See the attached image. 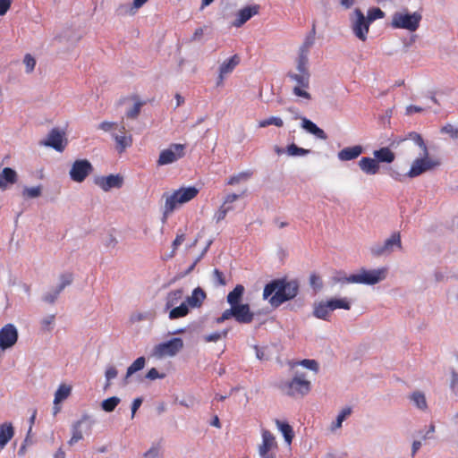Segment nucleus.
<instances>
[{"instance_id":"1","label":"nucleus","mask_w":458,"mask_h":458,"mask_svg":"<svg viewBox=\"0 0 458 458\" xmlns=\"http://www.w3.org/2000/svg\"><path fill=\"white\" fill-rule=\"evenodd\" d=\"M299 288L300 284L297 280L275 279L265 285L263 298L268 300L271 306L276 308L295 298Z\"/></svg>"},{"instance_id":"2","label":"nucleus","mask_w":458,"mask_h":458,"mask_svg":"<svg viewBox=\"0 0 458 458\" xmlns=\"http://www.w3.org/2000/svg\"><path fill=\"white\" fill-rule=\"evenodd\" d=\"M199 191L195 186L181 187L172 193H164L165 207L162 221L165 223L167 217L180 206L195 199Z\"/></svg>"},{"instance_id":"3","label":"nucleus","mask_w":458,"mask_h":458,"mask_svg":"<svg viewBox=\"0 0 458 458\" xmlns=\"http://www.w3.org/2000/svg\"><path fill=\"white\" fill-rule=\"evenodd\" d=\"M288 78L295 82L293 92L295 96L305 99H311V95L306 90L310 88V73L308 68V63L297 61L296 72H289Z\"/></svg>"},{"instance_id":"4","label":"nucleus","mask_w":458,"mask_h":458,"mask_svg":"<svg viewBox=\"0 0 458 458\" xmlns=\"http://www.w3.org/2000/svg\"><path fill=\"white\" fill-rule=\"evenodd\" d=\"M232 318H233L240 324H250L253 321L254 313L251 312L249 304H236L231 306L230 309L225 310L222 313L221 317L216 319V322L217 324H221Z\"/></svg>"},{"instance_id":"5","label":"nucleus","mask_w":458,"mask_h":458,"mask_svg":"<svg viewBox=\"0 0 458 458\" xmlns=\"http://www.w3.org/2000/svg\"><path fill=\"white\" fill-rule=\"evenodd\" d=\"M386 268L367 270L361 268L358 274L351 275L344 278V282L352 284H375L384 280L386 276Z\"/></svg>"},{"instance_id":"6","label":"nucleus","mask_w":458,"mask_h":458,"mask_svg":"<svg viewBox=\"0 0 458 458\" xmlns=\"http://www.w3.org/2000/svg\"><path fill=\"white\" fill-rule=\"evenodd\" d=\"M440 164V160L429 157L428 150H427V154H422L421 157L416 158L412 162L407 175L410 178L418 177L428 171L435 169L439 166Z\"/></svg>"},{"instance_id":"7","label":"nucleus","mask_w":458,"mask_h":458,"mask_svg":"<svg viewBox=\"0 0 458 458\" xmlns=\"http://www.w3.org/2000/svg\"><path fill=\"white\" fill-rule=\"evenodd\" d=\"M420 20L421 15L418 13H395L393 15L392 26L396 29H405L410 31H415L419 28Z\"/></svg>"},{"instance_id":"8","label":"nucleus","mask_w":458,"mask_h":458,"mask_svg":"<svg viewBox=\"0 0 458 458\" xmlns=\"http://www.w3.org/2000/svg\"><path fill=\"white\" fill-rule=\"evenodd\" d=\"M182 348V339L175 337L167 342L157 344L152 351V355L158 359L173 357L176 355Z\"/></svg>"},{"instance_id":"9","label":"nucleus","mask_w":458,"mask_h":458,"mask_svg":"<svg viewBox=\"0 0 458 458\" xmlns=\"http://www.w3.org/2000/svg\"><path fill=\"white\" fill-rule=\"evenodd\" d=\"M262 442L259 445V454L261 458H276L278 448L275 436L267 429H263Z\"/></svg>"},{"instance_id":"10","label":"nucleus","mask_w":458,"mask_h":458,"mask_svg":"<svg viewBox=\"0 0 458 458\" xmlns=\"http://www.w3.org/2000/svg\"><path fill=\"white\" fill-rule=\"evenodd\" d=\"M93 171V166L88 159L75 160L69 172L70 178L75 182H82Z\"/></svg>"},{"instance_id":"11","label":"nucleus","mask_w":458,"mask_h":458,"mask_svg":"<svg viewBox=\"0 0 458 458\" xmlns=\"http://www.w3.org/2000/svg\"><path fill=\"white\" fill-rule=\"evenodd\" d=\"M310 391V382L304 374L296 375L286 385V394L290 396H303Z\"/></svg>"},{"instance_id":"12","label":"nucleus","mask_w":458,"mask_h":458,"mask_svg":"<svg viewBox=\"0 0 458 458\" xmlns=\"http://www.w3.org/2000/svg\"><path fill=\"white\" fill-rule=\"evenodd\" d=\"M185 146L183 144L174 143L168 148L160 152L157 159L158 165L172 164L184 156Z\"/></svg>"},{"instance_id":"13","label":"nucleus","mask_w":458,"mask_h":458,"mask_svg":"<svg viewBox=\"0 0 458 458\" xmlns=\"http://www.w3.org/2000/svg\"><path fill=\"white\" fill-rule=\"evenodd\" d=\"M394 247L402 249V241L400 233H394L387 238L383 244H377L371 247L370 251L374 256L379 257L389 254L393 251Z\"/></svg>"},{"instance_id":"14","label":"nucleus","mask_w":458,"mask_h":458,"mask_svg":"<svg viewBox=\"0 0 458 458\" xmlns=\"http://www.w3.org/2000/svg\"><path fill=\"white\" fill-rule=\"evenodd\" d=\"M18 340V331L13 324H6L0 329V348L6 350L13 347Z\"/></svg>"},{"instance_id":"15","label":"nucleus","mask_w":458,"mask_h":458,"mask_svg":"<svg viewBox=\"0 0 458 458\" xmlns=\"http://www.w3.org/2000/svg\"><path fill=\"white\" fill-rule=\"evenodd\" d=\"M43 145L51 147L56 151L63 152L66 147L67 140L64 132L54 128L50 131L47 139L42 142Z\"/></svg>"},{"instance_id":"16","label":"nucleus","mask_w":458,"mask_h":458,"mask_svg":"<svg viewBox=\"0 0 458 458\" xmlns=\"http://www.w3.org/2000/svg\"><path fill=\"white\" fill-rule=\"evenodd\" d=\"M354 13L357 16V20L353 24V32L358 38L365 41L369 32L370 21L366 20L363 13L360 9H356Z\"/></svg>"},{"instance_id":"17","label":"nucleus","mask_w":458,"mask_h":458,"mask_svg":"<svg viewBox=\"0 0 458 458\" xmlns=\"http://www.w3.org/2000/svg\"><path fill=\"white\" fill-rule=\"evenodd\" d=\"M95 184L100 187L104 191H108L112 188H121L123 186V177L119 174H110L108 176H99L95 178Z\"/></svg>"},{"instance_id":"18","label":"nucleus","mask_w":458,"mask_h":458,"mask_svg":"<svg viewBox=\"0 0 458 458\" xmlns=\"http://www.w3.org/2000/svg\"><path fill=\"white\" fill-rule=\"evenodd\" d=\"M259 11V6L257 4L246 6L244 8L241 9L237 13V18L233 21V25L236 28L242 27L251 17L258 14Z\"/></svg>"},{"instance_id":"19","label":"nucleus","mask_w":458,"mask_h":458,"mask_svg":"<svg viewBox=\"0 0 458 458\" xmlns=\"http://www.w3.org/2000/svg\"><path fill=\"white\" fill-rule=\"evenodd\" d=\"M315 35L316 28L315 24H313L311 31L306 36L302 45L300 47L297 61H303L306 63L309 62L308 55L310 53V49L314 45Z\"/></svg>"},{"instance_id":"20","label":"nucleus","mask_w":458,"mask_h":458,"mask_svg":"<svg viewBox=\"0 0 458 458\" xmlns=\"http://www.w3.org/2000/svg\"><path fill=\"white\" fill-rule=\"evenodd\" d=\"M360 169L367 175H375L379 173L380 165L375 158L363 157L359 160Z\"/></svg>"},{"instance_id":"21","label":"nucleus","mask_w":458,"mask_h":458,"mask_svg":"<svg viewBox=\"0 0 458 458\" xmlns=\"http://www.w3.org/2000/svg\"><path fill=\"white\" fill-rule=\"evenodd\" d=\"M90 420V416L88 414L82 415L81 419L74 422L72 426V437L68 441L70 445H73L83 438V434L81 429V425Z\"/></svg>"},{"instance_id":"22","label":"nucleus","mask_w":458,"mask_h":458,"mask_svg":"<svg viewBox=\"0 0 458 458\" xmlns=\"http://www.w3.org/2000/svg\"><path fill=\"white\" fill-rule=\"evenodd\" d=\"M363 152V148L360 145L347 147L341 149L337 157L341 161H350L356 159Z\"/></svg>"},{"instance_id":"23","label":"nucleus","mask_w":458,"mask_h":458,"mask_svg":"<svg viewBox=\"0 0 458 458\" xmlns=\"http://www.w3.org/2000/svg\"><path fill=\"white\" fill-rule=\"evenodd\" d=\"M123 135L114 134V139L116 142V149L119 153H123L127 148L132 145V136L125 135V127L123 125L120 129Z\"/></svg>"},{"instance_id":"24","label":"nucleus","mask_w":458,"mask_h":458,"mask_svg":"<svg viewBox=\"0 0 458 458\" xmlns=\"http://www.w3.org/2000/svg\"><path fill=\"white\" fill-rule=\"evenodd\" d=\"M184 292L182 289H175L169 292L165 299V310H169L181 302Z\"/></svg>"},{"instance_id":"25","label":"nucleus","mask_w":458,"mask_h":458,"mask_svg":"<svg viewBox=\"0 0 458 458\" xmlns=\"http://www.w3.org/2000/svg\"><path fill=\"white\" fill-rule=\"evenodd\" d=\"M206 298V293L200 287H197L192 291L191 295L187 297L186 302L191 308H199Z\"/></svg>"},{"instance_id":"26","label":"nucleus","mask_w":458,"mask_h":458,"mask_svg":"<svg viewBox=\"0 0 458 458\" xmlns=\"http://www.w3.org/2000/svg\"><path fill=\"white\" fill-rule=\"evenodd\" d=\"M17 182L16 172L10 167H5L0 173V189L5 190L8 184H13Z\"/></svg>"},{"instance_id":"27","label":"nucleus","mask_w":458,"mask_h":458,"mask_svg":"<svg viewBox=\"0 0 458 458\" xmlns=\"http://www.w3.org/2000/svg\"><path fill=\"white\" fill-rule=\"evenodd\" d=\"M374 158L377 161V164L387 163L390 164L394 161V153L387 147L380 148L373 152Z\"/></svg>"},{"instance_id":"28","label":"nucleus","mask_w":458,"mask_h":458,"mask_svg":"<svg viewBox=\"0 0 458 458\" xmlns=\"http://www.w3.org/2000/svg\"><path fill=\"white\" fill-rule=\"evenodd\" d=\"M331 311L333 310H331V306L328 301H321L315 305L313 310V316L317 318L328 321L330 318Z\"/></svg>"},{"instance_id":"29","label":"nucleus","mask_w":458,"mask_h":458,"mask_svg":"<svg viewBox=\"0 0 458 458\" xmlns=\"http://www.w3.org/2000/svg\"><path fill=\"white\" fill-rule=\"evenodd\" d=\"M129 99L133 101V106L126 111V117L128 119H136L141 110V107L146 104L145 101L140 99L138 95H131L129 97Z\"/></svg>"},{"instance_id":"30","label":"nucleus","mask_w":458,"mask_h":458,"mask_svg":"<svg viewBox=\"0 0 458 458\" xmlns=\"http://www.w3.org/2000/svg\"><path fill=\"white\" fill-rule=\"evenodd\" d=\"M302 127L320 140L327 139L326 132L307 118H302Z\"/></svg>"},{"instance_id":"31","label":"nucleus","mask_w":458,"mask_h":458,"mask_svg":"<svg viewBox=\"0 0 458 458\" xmlns=\"http://www.w3.org/2000/svg\"><path fill=\"white\" fill-rule=\"evenodd\" d=\"M244 286L242 284H237L233 291H231L227 297V302L230 306H233L236 304H241V301L242 299L244 293Z\"/></svg>"},{"instance_id":"32","label":"nucleus","mask_w":458,"mask_h":458,"mask_svg":"<svg viewBox=\"0 0 458 458\" xmlns=\"http://www.w3.org/2000/svg\"><path fill=\"white\" fill-rule=\"evenodd\" d=\"M239 64L240 57L237 55H233L220 65L219 72H221L222 75H227L231 73Z\"/></svg>"},{"instance_id":"33","label":"nucleus","mask_w":458,"mask_h":458,"mask_svg":"<svg viewBox=\"0 0 458 458\" xmlns=\"http://www.w3.org/2000/svg\"><path fill=\"white\" fill-rule=\"evenodd\" d=\"M275 423L277 427V428L281 431L283 434L285 442L288 444H291L293 441V438L294 437L293 428L285 421H281L280 420H276Z\"/></svg>"},{"instance_id":"34","label":"nucleus","mask_w":458,"mask_h":458,"mask_svg":"<svg viewBox=\"0 0 458 458\" xmlns=\"http://www.w3.org/2000/svg\"><path fill=\"white\" fill-rule=\"evenodd\" d=\"M13 437V428L11 424H4L0 427V449H3L5 445Z\"/></svg>"},{"instance_id":"35","label":"nucleus","mask_w":458,"mask_h":458,"mask_svg":"<svg viewBox=\"0 0 458 458\" xmlns=\"http://www.w3.org/2000/svg\"><path fill=\"white\" fill-rule=\"evenodd\" d=\"M72 393V386L66 384H61L55 393L54 404H58L67 399Z\"/></svg>"},{"instance_id":"36","label":"nucleus","mask_w":458,"mask_h":458,"mask_svg":"<svg viewBox=\"0 0 458 458\" xmlns=\"http://www.w3.org/2000/svg\"><path fill=\"white\" fill-rule=\"evenodd\" d=\"M189 313V305L187 302H181L179 306H174L170 309L169 318L177 319L187 316Z\"/></svg>"},{"instance_id":"37","label":"nucleus","mask_w":458,"mask_h":458,"mask_svg":"<svg viewBox=\"0 0 458 458\" xmlns=\"http://www.w3.org/2000/svg\"><path fill=\"white\" fill-rule=\"evenodd\" d=\"M146 360L144 357H139L127 369V372L124 377V384H127L128 378L135 372L142 369L145 366Z\"/></svg>"},{"instance_id":"38","label":"nucleus","mask_w":458,"mask_h":458,"mask_svg":"<svg viewBox=\"0 0 458 458\" xmlns=\"http://www.w3.org/2000/svg\"><path fill=\"white\" fill-rule=\"evenodd\" d=\"M253 173L251 171H243L237 174H233L230 176L226 182L227 185H236L241 183L242 182L248 181L251 176Z\"/></svg>"},{"instance_id":"39","label":"nucleus","mask_w":458,"mask_h":458,"mask_svg":"<svg viewBox=\"0 0 458 458\" xmlns=\"http://www.w3.org/2000/svg\"><path fill=\"white\" fill-rule=\"evenodd\" d=\"M328 302L331 306L332 310H335L337 309H343V310H349L351 309V303L347 298L330 299V300H328Z\"/></svg>"},{"instance_id":"40","label":"nucleus","mask_w":458,"mask_h":458,"mask_svg":"<svg viewBox=\"0 0 458 458\" xmlns=\"http://www.w3.org/2000/svg\"><path fill=\"white\" fill-rule=\"evenodd\" d=\"M269 125H275L280 128L284 126V122L280 117L277 116H271L259 122V128H265Z\"/></svg>"},{"instance_id":"41","label":"nucleus","mask_w":458,"mask_h":458,"mask_svg":"<svg viewBox=\"0 0 458 458\" xmlns=\"http://www.w3.org/2000/svg\"><path fill=\"white\" fill-rule=\"evenodd\" d=\"M409 139L421 149L422 154H427V150H428V148L420 134L415 131L410 132Z\"/></svg>"},{"instance_id":"42","label":"nucleus","mask_w":458,"mask_h":458,"mask_svg":"<svg viewBox=\"0 0 458 458\" xmlns=\"http://www.w3.org/2000/svg\"><path fill=\"white\" fill-rule=\"evenodd\" d=\"M411 401L415 403V405L420 409L425 410L427 409V401L424 394L420 392H414L411 395Z\"/></svg>"},{"instance_id":"43","label":"nucleus","mask_w":458,"mask_h":458,"mask_svg":"<svg viewBox=\"0 0 458 458\" xmlns=\"http://www.w3.org/2000/svg\"><path fill=\"white\" fill-rule=\"evenodd\" d=\"M119 403L120 399L116 396H113L104 400L101 403V407L105 411L111 412L115 409Z\"/></svg>"},{"instance_id":"44","label":"nucleus","mask_w":458,"mask_h":458,"mask_svg":"<svg viewBox=\"0 0 458 458\" xmlns=\"http://www.w3.org/2000/svg\"><path fill=\"white\" fill-rule=\"evenodd\" d=\"M286 151L289 156H304L310 152V149L300 148L294 143L290 144Z\"/></svg>"},{"instance_id":"45","label":"nucleus","mask_w":458,"mask_h":458,"mask_svg":"<svg viewBox=\"0 0 458 458\" xmlns=\"http://www.w3.org/2000/svg\"><path fill=\"white\" fill-rule=\"evenodd\" d=\"M143 458H162L160 444H157V445H152L144 454Z\"/></svg>"},{"instance_id":"46","label":"nucleus","mask_w":458,"mask_h":458,"mask_svg":"<svg viewBox=\"0 0 458 458\" xmlns=\"http://www.w3.org/2000/svg\"><path fill=\"white\" fill-rule=\"evenodd\" d=\"M352 413V409L350 407H346L342 410L339 415L336 418V421L333 424L332 428H338L342 426L343 421Z\"/></svg>"},{"instance_id":"47","label":"nucleus","mask_w":458,"mask_h":458,"mask_svg":"<svg viewBox=\"0 0 458 458\" xmlns=\"http://www.w3.org/2000/svg\"><path fill=\"white\" fill-rule=\"evenodd\" d=\"M214 284L216 286H224L226 284L225 275L218 268H215L212 273Z\"/></svg>"},{"instance_id":"48","label":"nucleus","mask_w":458,"mask_h":458,"mask_svg":"<svg viewBox=\"0 0 458 458\" xmlns=\"http://www.w3.org/2000/svg\"><path fill=\"white\" fill-rule=\"evenodd\" d=\"M232 209L231 207H226L225 205H221V207L218 208L216 213L214 216V218L216 219V223L221 222L224 220L228 213Z\"/></svg>"},{"instance_id":"49","label":"nucleus","mask_w":458,"mask_h":458,"mask_svg":"<svg viewBox=\"0 0 458 458\" xmlns=\"http://www.w3.org/2000/svg\"><path fill=\"white\" fill-rule=\"evenodd\" d=\"M310 284L314 290H320L322 288V279L316 273H312L310 276Z\"/></svg>"},{"instance_id":"50","label":"nucleus","mask_w":458,"mask_h":458,"mask_svg":"<svg viewBox=\"0 0 458 458\" xmlns=\"http://www.w3.org/2000/svg\"><path fill=\"white\" fill-rule=\"evenodd\" d=\"M61 283L57 289L63 291L67 285H70L72 282V275L71 273L63 274L60 276Z\"/></svg>"},{"instance_id":"51","label":"nucleus","mask_w":458,"mask_h":458,"mask_svg":"<svg viewBox=\"0 0 458 458\" xmlns=\"http://www.w3.org/2000/svg\"><path fill=\"white\" fill-rule=\"evenodd\" d=\"M442 133L449 134L452 139L458 138V129L451 123H447L441 128Z\"/></svg>"},{"instance_id":"52","label":"nucleus","mask_w":458,"mask_h":458,"mask_svg":"<svg viewBox=\"0 0 458 458\" xmlns=\"http://www.w3.org/2000/svg\"><path fill=\"white\" fill-rule=\"evenodd\" d=\"M41 194V189L39 186L32 188H25L23 191V196L26 198H37Z\"/></svg>"},{"instance_id":"53","label":"nucleus","mask_w":458,"mask_h":458,"mask_svg":"<svg viewBox=\"0 0 458 458\" xmlns=\"http://www.w3.org/2000/svg\"><path fill=\"white\" fill-rule=\"evenodd\" d=\"M23 62H24V64L26 65V72L28 73L31 72L34 70L35 65H36L35 58L31 55L27 54L24 56Z\"/></svg>"},{"instance_id":"54","label":"nucleus","mask_w":458,"mask_h":458,"mask_svg":"<svg viewBox=\"0 0 458 458\" xmlns=\"http://www.w3.org/2000/svg\"><path fill=\"white\" fill-rule=\"evenodd\" d=\"M227 335V331H224L223 333H219V332H215V333H212V334H209V335H207L204 336V340L205 342L207 343H209V342H217L218 340H220L222 337H225Z\"/></svg>"},{"instance_id":"55","label":"nucleus","mask_w":458,"mask_h":458,"mask_svg":"<svg viewBox=\"0 0 458 458\" xmlns=\"http://www.w3.org/2000/svg\"><path fill=\"white\" fill-rule=\"evenodd\" d=\"M300 364L309 369L315 371V372H318V364L315 360L305 359V360H302L300 362Z\"/></svg>"},{"instance_id":"56","label":"nucleus","mask_w":458,"mask_h":458,"mask_svg":"<svg viewBox=\"0 0 458 458\" xmlns=\"http://www.w3.org/2000/svg\"><path fill=\"white\" fill-rule=\"evenodd\" d=\"M118 371L114 366H110L106 370V387L110 386V380L117 377Z\"/></svg>"},{"instance_id":"57","label":"nucleus","mask_w":458,"mask_h":458,"mask_svg":"<svg viewBox=\"0 0 458 458\" xmlns=\"http://www.w3.org/2000/svg\"><path fill=\"white\" fill-rule=\"evenodd\" d=\"M384 17V12L379 8H373L369 11V20L374 21Z\"/></svg>"},{"instance_id":"58","label":"nucleus","mask_w":458,"mask_h":458,"mask_svg":"<svg viewBox=\"0 0 458 458\" xmlns=\"http://www.w3.org/2000/svg\"><path fill=\"white\" fill-rule=\"evenodd\" d=\"M61 291H59L57 288L53 293H48L44 295L43 300L46 302L48 303H54L57 297L59 296Z\"/></svg>"},{"instance_id":"59","label":"nucleus","mask_w":458,"mask_h":458,"mask_svg":"<svg viewBox=\"0 0 458 458\" xmlns=\"http://www.w3.org/2000/svg\"><path fill=\"white\" fill-rule=\"evenodd\" d=\"M55 318V315H49L44 318L41 321V326L45 330H50V326L54 323Z\"/></svg>"},{"instance_id":"60","label":"nucleus","mask_w":458,"mask_h":458,"mask_svg":"<svg viewBox=\"0 0 458 458\" xmlns=\"http://www.w3.org/2000/svg\"><path fill=\"white\" fill-rule=\"evenodd\" d=\"M11 0H0V16L4 15L10 9Z\"/></svg>"},{"instance_id":"61","label":"nucleus","mask_w":458,"mask_h":458,"mask_svg":"<svg viewBox=\"0 0 458 458\" xmlns=\"http://www.w3.org/2000/svg\"><path fill=\"white\" fill-rule=\"evenodd\" d=\"M146 377H147L148 379H150V380H155V379H157V378H162V377H164V375H160V374L158 373V371L157 370V369L152 368V369H150L148 371V373H147V375H146Z\"/></svg>"},{"instance_id":"62","label":"nucleus","mask_w":458,"mask_h":458,"mask_svg":"<svg viewBox=\"0 0 458 458\" xmlns=\"http://www.w3.org/2000/svg\"><path fill=\"white\" fill-rule=\"evenodd\" d=\"M185 235L183 233L177 234L173 242V253L178 249V247L184 242Z\"/></svg>"},{"instance_id":"63","label":"nucleus","mask_w":458,"mask_h":458,"mask_svg":"<svg viewBox=\"0 0 458 458\" xmlns=\"http://www.w3.org/2000/svg\"><path fill=\"white\" fill-rule=\"evenodd\" d=\"M116 126L115 123L113 122H102L98 125V129L104 131H110L112 129H114Z\"/></svg>"},{"instance_id":"64","label":"nucleus","mask_w":458,"mask_h":458,"mask_svg":"<svg viewBox=\"0 0 458 458\" xmlns=\"http://www.w3.org/2000/svg\"><path fill=\"white\" fill-rule=\"evenodd\" d=\"M239 198H240V195H238V194H235V193L228 194L225 198L224 203L222 205L226 206L229 203H233V202L236 201Z\"/></svg>"}]
</instances>
